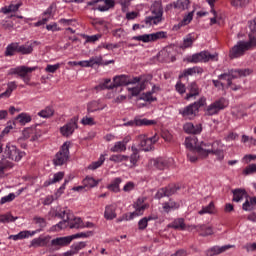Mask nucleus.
Segmentation results:
<instances>
[{
    "instance_id": "f257e3e1",
    "label": "nucleus",
    "mask_w": 256,
    "mask_h": 256,
    "mask_svg": "<svg viewBox=\"0 0 256 256\" xmlns=\"http://www.w3.org/2000/svg\"><path fill=\"white\" fill-rule=\"evenodd\" d=\"M253 73V70L246 68V69H236V70H230L228 73L221 74L219 76L220 80L226 79L227 85L232 89V91H239L241 89V85H235L233 84V79H239V77H248V75H251Z\"/></svg>"
},
{
    "instance_id": "f03ea898",
    "label": "nucleus",
    "mask_w": 256,
    "mask_h": 256,
    "mask_svg": "<svg viewBox=\"0 0 256 256\" xmlns=\"http://www.w3.org/2000/svg\"><path fill=\"white\" fill-rule=\"evenodd\" d=\"M207 105V98L201 97L196 102L179 110V114L182 115L183 119L193 120L199 114V109Z\"/></svg>"
},
{
    "instance_id": "7ed1b4c3",
    "label": "nucleus",
    "mask_w": 256,
    "mask_h": 256,
    "mask_svg": "<svg viewBox=\"0 0 256 256\" xmlns=\"http://www.w3.org/2000/svg\"><path fill=\"white\" fill-rule=\"evenodd\" d=\"M211 145V149H207ZM221 145V141L217 140L212 144H207L205 142L201 143V147L197 149L198 155L201 157H207L209 154L215 155L217 161H223L225 159V152L223 149H217Z\"/></svg>"
},
{
    "instance_id": "20e7f679",
    "label": "nucleus",
    "mask_w": 256,
    "mask_h": 256,
    "mask_svg": "<svg viewBox=\"0 0 256 256\" xmlns=\"http://www.w3.org/2000/svg\"><path fill=\"white\" fill-rule=\"evenodd\" d=\"M152 16L145 18L146 25H159L163 21V5L161 2H154L151 6Z\"/></svg>"
},
{
    "instance_id": "39448f33",
    "label": "nucleus",
    "mask_w": 256,
    "mask_h": 256,
    "mask_svg": "<svg viewBox=\"0 0 256 256\" xmlns=\"http://www.w3.org/2000/svg\"><path fill=\"white\" fill-rule=\"evenodd\" d=\"M36 70L37 67L18 66L16 68L10 69L8 75H19L24 83H26V85H29L31 81V75H29V73H33V71Z\"/></svg>"
},
{
    "instance_id": "423d86ee",
    "label": "nucleus",
    "mask_w": 256,
    "mask_h": 256,
    "mask_svg": "<svg viewBox=\"0 0 256 256\" xmlns=\"http://www.w3.org/2000/svg\"><path fill=\"white\" fill-rule=\"evenodd\" d=\"M218 54H210L209 51H202L187 58L188 63H208V61H217Z\"/></svg>"
},
{
    "instance_id": "0eeeda50",
    "label": "nucleus",
    "mask_w": 256,
    "mask_h": 256,
    "mask_svg": "<svg viewBox=\"0 0 256 256\" xmlns=\"http://www.w3.org/2000/svg\"><path fill=\"white\" fill-rule=\"evenodd\" d=\"M4 153L8 159L11 161H15L16 163H19L23 157H25V152L19 150L17 146L8 143L5 147Z\"/></svg>"
},
{
    "instance_id": "6e6552de",
    "label": "nucleus",
    "mask_w": 256,
    "mask_h": 256,
    "mask_svg": "<svg viewBox=\"0 0 256 256\" xmlns=\"http://www.w3.org/2000/svg\"><path fill=\"white\" fill-rule=\"evenodd\" d=\"M88 7H94L93 10L105 12L109 11L111 7H115L113 0H92L87 2Z\"/></svg>"
},
{
    "instance_id": "1a4fd4ad",
    "label": "nucleus",
    "mask_w": 256,
    "mask_h": 256,
    "mask_svg": "<svg viewBox=\"0 0 256 256\" xmlns=\"http://www.w3.org/2000/svg\"><path fill=\"white\" fill-rule=\"evenodd\" d=\"M167 38V32L159 31L152 34H143L139 36H134V41H142V43H151L153 41H159V39Z\"/></svg>"
},
{
    "instance_id": "9d476101",
    "label": "nucleus",
    "mask_w": 256,
    "mask_h": 256,
    "mask_svg": "<svg viewBox=\"0 0 256 256\" xmlns=\"http://www.w3.org/2000/svg\"><path fill=\"white\" fill-rule=\"evenodd\" d=\"M133 207L135 211L130 213L127 221H131V219H135V217H141V215L145 213V209L149 208V204L145 203V198H138Z\"/></svg>"
},
{
    "instance_id": "9b49d317",
    "label": "nucleus",
    "mask_w": 256,
    "mask_h": 256,
    "mask_svg": "<svg viewBox=\"0 0 256 256\" xmlns=\"http://www.w3.org/2000/svg\"><path fill=\"white\" fill-rule=\"evenodd\" d=\"M227 107V104L225 103V99L221 98L212 104H210L206 109H205V115L208 117H213V115H217L219 111H223V109Z\"/></svg>"
},
{
    "instance_id": "f8f14e48",
    "label": "nucleus",
    "mask_w": 256,
    "mask_h": 256,
    "mask_svg": "<svg viewBox=\"0 0 256 256\" xmlns=\"http://www.w3.org/2000/svg\"><path fill=\"white\" fill-rule=\"evenodd\" d=\"M69 160V144L64 143L54 158V165H65Z\"/></svg>"
},
{
    "instance_id": "ddd939ff",
    "label": "nucleus",
    "mask_w": 256,
    "mask_h": 256,
    "mask_svg": "<svg viewBox=\"0 0 256 256\" xmlns=\"http://www.w3.org/2000/svg\"><path fill=\"white\" fill-rule=\"evenodd\" d=\"M246 51H249V48H247V44L245 43V41H239L234 47L231 48L229 57L230 59H237L239 57H243Z\"/></svg>"
},
{
    "instance_id": "4468645a",
    "label": "nucleus",
    "mask_w": 256,
    "mask_h": 256,
    "mask_svg": "<svg viewBox=\"0 0 256 256\" xmlns=\"http://www.w3.org/2000/svg\"><path fill=\"white\" fill-rule=\"evenodd\" d=\"M138 141L139 143V151H151L153 149V145L157 143V138L156 136L152 138H147L145 135H140L138 136Z\"/></svg>"
},
{
    "instance_id": "2eb2a0df",
    "label": "nucleus",
    "mask_w": 256,
    "mask_h": 256,
    "mask_svg": "<svg viewBox=\"0 0 256 256\" xmlns=\"http://www.w3.org/2000/svg\"><path fill=\"white\" fill-rule=\"evenodd\" d=\"M79 121L78 117L72 118L66 125L60 128V133L63 137H71L72 133H75V129H77V123Z\"/></svg>"
},
{
    "instance_id": "dca6fc26",
    "label": "nucleus",
    "mask_w": 256,
    "mask_h": 256,
    "mask_svg": "<svg viewBox=\"0 0 256 256\" xmlns=\"http://www.w3.org/2000/svg\"><path fill=\"white\" fill-rule=\"evenodd\" d=\"M71 243V236L58 237L51 241V246L56 250L61 249V247H67Z\"/></svg>"
},
{
    "instance_id": "f3484780",
    "label": "nucleus",
    "mask_w": 256,
    "mask_h": 256,
    "mask_svg": "<svg viewBox=\"0 0 256 256\" xmlns=\"http://www.w3.org/2000/svg\"><path fill=\"white\" fill-rule=\"evenodd\" d=\"M49 241H51V236H39L31 241L29 247H34V249H37V247H47Z\"/></svg>"
},
{
    "instance_id": "a211bd4d",
    "label": "nucleus",
    "mask_w": 256,
    "mask_h": 256,
    "mask_svg": "<svg viewBox=\"0 0 256 256\" xmlns=\"http://www.w3.org/2000/svg\"><path fill=\"white\" fill-rule=\"evenodd\" d=\"M179 188L176 186H168L166 188H161L156 193V199H163V197H171V195H175V192L178 191Z\"/></svg>"
},
{
    "instance_id": "6ab92c4d",
    "label": "nucleus",
    "mask_w": 256,
    "mask_h": 256,
    "mask_svg": "<svg viewBox=\"0 0 256 256\" xmlns=\"http://www.w3.org/2000/svg\"><path fill=\"white\" fill-rule=\"evenodd\" d=\"M232 247L234 246L233 245L213 246L212 248L206 251V255L207 256L221 255V253H225V251H229V249H232Z\"/></svg>"
},
{
    "instance_id": "aec40b11",
    "label": "nucleus",
    "mask_w": 256,
    "mask_h": 256,
    "mask_svg": "<svg viewBox=\"0 0 256 256\" xmlns=\"http://www.w3.org/2000/svg\"><path fill=\"white\" fill-rule=\"evenodd\" d=\"M188 93L185 97L186 101H191V99H195V97L199 96V86L197 83L192 82L187 87Z\"/></svg>"
},
{
    "instance_id": "412c9836",
    "label": "nucleus",
    "mask_w": 256,
    "mask_h": 256,
    "mask_svg": "<svg viewBox=\"0 0 256 256\" xmlns=\"http://www.w3.org/2000/svg\"><path fill=\"white\" fill-rule=\"evenodd\" d=\"M102 61H103V57L96 56V57L90 58L89 60L79 61L78 65L80 67H93L94 65H101Z\"/></svg>"
},
{
    "instance_id": "4be33fe9",
    "label": "nucleus",
    "mask_w": 256,
    "mask_h": 256,
    "mask_svg": "<svg viewBox=\"0 0 256 256\" xmlns=\"http://www.w3.org/2000/svg\"><path fill=\"white\" fill-rule=\"evenodd\" d=\"M115 211H117V205L115 204L107 205L104 211L105 219H107L108 221H113V219H116L117 212Z\"/></svg>"
},
{
    "instance_id": "5701e85b",
    "label": "nucleus",
    "mask_w": 256,
    "mask_h": 256,
    "mask_svg": "<svg viewBox=\"0 0 256 256\" xmlns=\"http://www.w3.org/2000/svg\"><path fill=\"white\" fill-rule=\"evenodd\" d=\"M131 151H132V154L130 156H128V161H130V165L129 167L133 168V167H137V163L139 161V148H137V146L135 145H132L131 146Z\"/></svg>"
},
{
    "instance_id": "b1692460",
    "label": "nucleus",
    "mask_w": 256,
    "mask_h": 256,
    "mask_svg": "<svg viewBox=\"0 0 256 256\" xmlns=\"http://www.w3.org/2000/svg\"><path fill=\"white\" fill-rule=\"evenodd\" d=\"M159 91V86H153L151 91H148L146 93H143L140 96L141 101H146L148 103H153V101H157V97L153 96V93H157Z\"/></svg>"
},
{
    "instance_id": "393cba45",
    "label": "nucleus",
    "mask_w": 256,
    "mask_h": 256,
    "mask_svg": "<svg viewBox=\"0 0 256 256\" xmlns=\"http://www.w3.org/2000/svg\"><path fill=\"white\" fill-rule=\"evenodd\" d=\"M149 165L150 167H154V169H159L160 171H163V169H167L169 163L163 158H157L150 160Z\"/></svg>"
},
{
    "instance_id": "a878e982",
    "label": "nucleus",
    "mask_w": 256,
    "mask_h": 256,
    "mask_svg": "<svg viewBox=\"0 0 256 256\" xmlns=\"http://www.w3.org/2000/svg\"><path fill=\"white\" fill-rule=\"evenodd\" d=\"M232 193V201H234V203H241L243 199H247V197H249V194H247V191H245V189H234L232 190Z\"/></svg>"
},
{
    "instance_id": "bb28decb",
    "label": "nucleus",
    "mask_w": 256,
    "mask_h": 256,
    "mask_svg": "<svg viewBox=\"0 0 256 256\" xmlns=\"http://www.w3.org/2000/svg\"><path fill=\"white\" fill-rule=\"evenodd\" d=\"M38 231H29V230H24L19 232L16 235H10L9 239H12L13 241H20L21 239H27L29 237H33V235H36Z\"/></svg>"
},
{
    "instance_id": "cd10ccee",
    "label": "nucleus",
    "mask_w": 256,
    "mask_h": 256,
    "mask_svg": "<svg viewBox=\"0 0 256 256\" xmlns=\"http://www.w3.org/2000/svg\"><path fill=\"white\" fill-rule=\"evenodd\" d=\"M185 133H189L192 135H199L203 128L201 127V124L193 125V123H186L183 127Z\"/></svg>"
},
{
    "instance_id": "c85d7f7f",
    "label": "nucleus",
    "mask_w": 256,
    "mask_h": 256,
    "mask_svg": "<svg viewBox=\"0 0 256 256\" xmlns=\"http://www.w3.org/2000/svg\"><path fill=\"white\" fill-rule=\"evenodd\" d=\"M171 6L178 11H188L189 7H191V0H177Z\"/></svg>"
},
{
    "instance_id": "c756f323",
    "label": "nucleus",
    "mask_w": 256,
    "mask_h": 256,
    "mask_svg": "<svg viewBox=\"0 0 256 256\" xmlns=\"http://www.w3.org/2000/svg\"><path fill=\"white\" fill-rule=\"evenodd\" d=\"M185 145H186V149H189V151H196V153L199 155L198 149H201V144L200 146H197V137L186 138Z\"/></svg>"
},
{
    "instance_id": "7c9ffc66",
    "label": "nucleus",
    "mask_w": 256,
    "mask_h": 256,
    "mask_svg": "<svg viewBox=\"0 0 256 256\" xmlns=\"http://www.w3.org/2000/svg\"><path fill=\"white\" fill-rule=\"evenodd\" d=\"M155 124V121L153 120H148V119H135L131 120L124 125L130 126V127H141L143 125H153Z\"/></svg>"
},
{
    "instance_id": "2f4dec72",
    "label": "nucleus",
    "mask_w": 256,
    "mask_h": 256,
    "mask_svg": "<svg viewBox=\"0 0 256 256\" xmlns=\"http://www.w3.org/2000/svg\"><path fill=\"white\" fill-rule=\"evenodd\" d=\"M37 133V130H35V128H26L23 130L22 132V137L23 139H29V137H31V141H37V139H39V137H41V134H35Z\"/></svg>"
},
{
    "instance_id": "473e14b6",
    "label": "nucleus",
    "mask_w": 256,
    "mask_h": 256,
    "mask_svg": "<svg viewBox=\"0 0 256 256\" xmlns=\"http://www.w3.org/2000/svg\"><path fill=\"white\" fill-rule=\"evenodd\" d=\"M123 85H129V78L127 75H119L113 78V87H123Z\"/></svg>"
},
{
    "instance_id": "72a5a7b5",
    "label": "nucleus",
    "mask_w": 256,
    "mask_h": 256,
    "mask_svg": "<svg viewBox=\"0 0 256 256\" xmlns=\"http://www.w3.org/2000/svg\"><path fill=\"white\" fill-rule=\"evenodd\" d=\"M168 227L170 229H178L179 231H185V228H186L185 219L183 218L175 219L173 222L168 224Z\"/></svg>"
},
{
    "instance_id": "f704fd0d",
    "label": "nucleus",
    "mask_w": 256,
    "mask_h": 256,
    "mask_svg": "<svg viewBox=\"0 0 256 256\" xmlns=\"http://www.w3.org/2000/svg\"><path fill=\"white\" fill-rule=\"evenodd\" d=\"M179 207H180V204L171 199L168 202H164L162 204V208H163V211H165V213H170V211L179 209Z\"/></svg>"
},
{
    "instance_id": "c9c22d12",
    "label": "nucleus",
    "mask_w": 256,
    "mask_h": 256,
    "mask_svg": "<svg viewBox=\"0 0 256 256\" xmlns=\"http://www.w3.org/2000/svg\"><path fill=\"white\" fill-rule=\"evenodd\" d=\"M12 167H13V163H11L6 158H2L0 160V179L2 177H5V171H7V169H11Z\"/></svg>"
},
{
    "instance_id": "e433bc0d",
    "label": "nucleus",
    "mask_w": 256,
    "mask_h": 256,
    "mask_svg": "<svg viewBox=\"0 0 256 256\" xmlns=\"http://www.w3.org/2000/svg\"><path fill=\"white\" fill-rule=\"evenodd\" d=\"M68 227H70V229H83V220H81V218H73V215L70 214Z\"/></svg>"
},
{
    "instance_id": "4c0bfd02",
    "label": "nucleus",
    "mask_w": 256,
    "mask_h": 256,
    "mask_svg": "<svg viewBox=\"0 0 256 256\" xmlns=\"http://www.w3.org/2000/svg\"><path fill=\"white\" fill-rule=\"evenodd\" d=\"M122 179L121 178H115L114 180H112V182L107 186V189L109 191H112L113 193H119V191H121V188L119 187V185H121L122 183Z\"/></svg>"
},
{
    "instance_id": "58836bf2",
    "label": "nucleus",
    "mask_w": 256,
    "mask_h": 256,
    "mask_svg": "<svg viewBox=\"0 0 256 256\" xmlns=\"http://www.w3.org/2000/svg\"><path fill=\"white\" fill-rule=\"evenodd\" d=\"M15 53H19V43H11L6 47L5 56L13 57Z\"/></svg>"
},
{
    "instance_id": "ea45409f",
    "label": "nucleus",
    "mask_w": 256,
    "mask_h": 256,
    "mask_svg": "<svg viewBox=\"0 0 256 256\" xmlns=\"http://www.w3.org/2000/svg\"><path fill=\"white\" fill-rule=\"evenodd\" d=\"M193 15H195V10L184 15L183 19L178 23V29H181V27H185L186 25H189V23L193 21Z\"/></svg>"
},
{
    "instance_id": "a19ab883",
    "label": "nucleus",
    "mask_w": 256,
    "mask_h": 256,
    "mask_svg": "<svg viewBox=\"0 0 256 256\" xmlns=\"http://www.w3.org/2000/svg\"><path fill=\"white\" fill-rule=\"evenodd\" d=\"M156 219H158L157 216L144 217L141 220H139L138 228L140 229V231H144V229H147L149 221H156Z\"/></svg>"
},
{
    "instance_id": "79ce46f5",
    "label": "nucleus",
    "mask_w": 256,
    "mask_h": 256,
    "mask_svg": "<svg viewBox=\"0 0 256 256\" xmlns=\"http://www.w3.org/2000/svg\"><path fill=\"white\" fill-rule=\"evenodd\" d=\"M203 73V68L201 67H192V68H187L183 71L182 77H189L190 75H199Z\"/></svg>"
},
{
    "instance_id": "37998d69",
    "label": "nucleus",
    "mask_w": 256,
    "mask_h": 256,
    "mask_svg": "<svg viewBox=\"0 0 256 256\" xmlns=\"http://www.w3.org/2000/svg\"><path fill=\"white\" fill-rule=\"evenodd\" d=\"M109 160L113 163H126V161H129V156L123 154H113L110 156Z\"/></svg>"
},
{
    "instance_id": "c03bdc74",
    "label": "nucleus",
    "mask_w": 256,
    "mask_h": 256,
    "mask_svg": "<svg viewBox=\"0 0 256 256\" xmlns=\"http://www.w3.org/2000/svg\"><path fill=\"white\" fill-rule=\"evenodd\" d=\"M145 89V82H141L135 87H128L129 93H131L132 97H137L141 91H144Z\"/></svg>"
},
{
    "instance_id": "a18cd8bd",
    "label": "nucleus",
    "mask_w": 256,
    "mask_h": 256,
    "mask_svg": "<svg viewBox=\"0 0 256 256\" xmlns=\"http://www.w3.org/2000/svg\"><path fill=\"white\" fill-rule=\"evenodd\" d=\"M111 78L104 79V82L100 83L98 86L95 87L97 91H103L105 89H115L113 83H111Z\"/></svg>"
},
{
    "instance_id": "49530a36",
    "label": "nucleus",
    "mask_w": 256,
    "mask_h": 256,
    "mask_svg": "<svg viewBox=\"0 0 256 256\" xmlns=\"http://www.w3.org/2000/svg\"><path fill=\"white\" fill-rule=\"evenodd\" d=\"M63 177H65L64 172H57L56 174H54L53 179H50L49 181H46L44 183V187H49V185H53V183H59V181H61Z\"/></svg>"
},
{
    "instance_id": "de8ad7c7",
    "label": "nucleus",
    "mask_w": 256,
    "mask_h": 256,
    "mask_svg": "<svg viewBox=\"0 0 256 256\" xmlns=\"http://www.w3.org/2000/svg\"><path fill=\"white\" fill-rule=\"evenodd\" d=\"M69 221H71V216L67 215L66 219L52 227L53 231H61V229H66L69 227Z\"/></svg>"
},
{
    "instance_id": "09e8293b",
    "label": "nucleus",
    "mask_w": 256,
    "mask_h": 256,
    "mask_svg": "<svg viewBox=\"0 0 256 256\" xmlns=\"http://www.w3.org/2000/svg\"><path fill=\"white\" fill-rule=\"evenodd\" d=\"M15 89H17V83H15V81L9 82L7 84V89L5 92H3L2 94H0V97H11V93H13V91H15Z\"/></svg>"
},
{
    "instance_id": "8fccbe9b",
    "label": "nucleus",
    "mask_w": 256,
    "mask_h": 256,
    "mask_svg": "<svg viewBox=\"0 0 256 256\" xmlns=\"http://www.w3.org/2000/svg\"><path fill=\"white\" fill-rule=\"evenodd\" d=\"M19 7H21V3L18 4H10L9 6H5L1 8L0 12L7 15L8 13H15V11H19Z\"/></svg>"
},
{
    "instance_id": "3c124183",
    "label": "nucleus",
    "mask_w": 256,
    "mask_h": 256,
    "mask_svg": "<svg viewBox=\"0 0 256 256\" xmlns=\"http://www.w3.org/2000/svg\"><path fill=\"white\" fill-rule=\"evenodd\" d=\"M110 151L112 153H125V151H127V146H125L121 141H118L110 148Z\"/></svg>"
},
{
    "instance_id": "603ef678",
    "label": "nucleus",
    "mask_w": 256,
    "mask_h": 256,
    "mask_svg": "<svg viewBox=\"0 0 256 256\" xmlns=\"http://www.w3.org/2000/svg\"><path fill=\"white\" fill-rule=\"evenodd\" d=\"M18 53H21V55H31L33 53V46L32 44H24L19 45L18 44Z\"/></svg>"
},
{
    "instance_id": "864d4df0",
    "label": "nucleus",
    "mask_w": 256,
    "mask_h": 256,
    "mask_svg": "<svg viewBox=\"0 0 256 256\" xmlns=\"http://www.w3.org/2000/svg\"><path fill=\"white\" fill-rule=\"evenodd\" d=\"M195 42V35L188 34L183 41L182 49H189V47H193V43Z\"/></svg>"
},
{
    "instance_id": "5fc2aeb1",
    "label": "nucleus",
    "mask_w": 256,
    "mask_h": 256,
    "mask_svg": "<svg viewBox=\"0 0 256 256\" xmlns=\"http://www.w3.org/2000/svg\"><path fill=\"white\" fill-rule=\"evenodd\" d=\"M33 221H34L35 225H38V227L40 228L38 230H34V231H38L37 233H39L40 231H43V229H45V227H47V220H45V218L36 216V217H34Z\"/></svg>"
},
{
    "instance_id": "6e6d98bb",
    "label": "nucleus",
    "mask_w": 256,
    "mask_h": 256,
    "mask_svg": "<svg viewBox=\"0 0 256 256\" xmlns=\"http://www.w3.org/2000/svg\"><path fill=\"white\" fill-rule=\"evenodd\" d=\"M83 185L84 187H89L90 189H92L93 187H97V185H99V180H95V178L87 176L83 180Z\"/></svg>"
},
{
    "instance_id": "4d7b16f0",
    "label": "nucleus",
    "mask_w": 256,
    "mask_h": 256,
    "mask_svg": "<svg viewBox=\"0 0 256 256\" xmlns=\"http://www.w3.org/2000/svg\"><path fill=\"white\" fill-rule=\"evenodd\" d=\"M243 211H253L255 209V203L253 202L252 197H247L245 202L242 205Z\"/></svg>"
},
{
    "instance_id": "13d9d810",
    "label": "nucleus",
    "mask_w": 256,
    "mask_h": 256,
    "mask_svg": "<svg viewBox=\"0 0 256 256\" xmlns=\"http://www.w3.org/2000/svg\"><path fill=\"white\" fill-rule=\"evenodd\" d=\"M198 213L199 215H213V213H215V204L210 202L208 206L203 207Z\"/></svg>"
},
{
    "instance_id": "bf43d9fd",
    "label": "nucleus",
    "mask_w": 256,
    "mask_h": 256,
    "mask_svg": "<svg viewBox=\"0 0 256 256\" xmlns=\"http://www.w3.org/2000/svg\"><path fill=\"white\" fill-rule=\"evenodd\" d=\"M16 120L19 121L20 125H27V123H31V115L21 113L16 117Z\"/></svg>"
},
{
    "instance_id": "052dcab7",
    "label": "nucleus",
    "mask_w": 256,
    "mask_h": 256,
    "mask_svg": "<svg viewBox=\"0 0 256 256\" xmlns=\"http://www.w3.org/2000/svg\"><path fill=\"white\" fill-rule=\"evenodd\" d=\"M53 113H55V110H53V108L46 107L41 110L38 115L39 117H43V119H49V117H53Z\"/></svg>"
},
{
    "instance_id": "680f3d73",
    "label": "nucleus",
    "mask_w": 256,
    "mask_h": 256,
    "mask_svg": "<svg viewBox=\"0 0 256 256\" xmlns=\"http://www.w3.org/2000/svg\"><path fill=\"white\" fill-rule=\"evenodd\" d=\"M198 231H201V237H209V235H213V228L211 226H198Z\"/></svg>"
},
{
    "instance_id": "e2e57ef3",
    "label": "nucleus",
    "mask_w": 256,
    "mask_h": 256,
    "mask_svg": "<svg viewBox=\"0 0 256 256\" xmlns=\"http://www.w3.org/2000/svg\"><path fill=\"white\" fill-rule=\"evenodd\" d=\"M49 215H51L52 217H58L59 219H67V215L69 217H71V213H69V211L63 210L61 212H55V210H51L49 212Z\"/></svg>"
},
{
    "instance_id": "0e129e2a",
    "label": "nucleus",
    "mask_w": 256,
    "mask_h": 256,
    "mask_svg": "<svg viewBox=\"0 0 256 256\" xmlns=\"http://www.w3.org/2000/svg\"><path fill=\"white\" fill-rule=\"evenodd\" d=\"M14 221H17V217H14L11 213L0 215V223H14Z\"/></svg>"
},
{
    "instance_id": "69168bd1",
    "label": "nucleus",
    "mask_w": 256,
    "mask_h": 256,
    "mask_svg": "<svg viewBox=\"0 0 256 256\" xmlns=\"http://www.w3.org/2000/svg\"><path fill=\"white\" fill-rule=\"evenodd\" d=\"M103 163H105V156L101 155L99 157L98 161H95L88 166V169H90L91 171H95V169H99V167H101V165H103Z\"/></svg>"
},
{
    "instance_id": "338daca9",
    "label": "nucleus",
    "mask_w": 256,
    "mask_h": 256,
    "mask_svg": "<svg viewBox=\"0 0 256 256\" xmlns=\"http://www.w3.org/2000/svg\"><path fill=\"white\" fill-rule=\"evenodd\" d=\"M104 107H99V102L92 101L87 106L88 113H95V111H103Z\"/></svg>"
},
{
    "instance_id": "774afa93",
    "label": "nucleus",
    "mask_w": 256,
    "mask_h": 256,
    "mask_svg": "<svg viewBox=\"0 0 256 256\" xmlns=\"http://www.w3.org/2000/svg\"><path fill=\"white\" fill-rule=\"evenodd\" d=\"M87 247V242H76L73 243L70 248L74 250V253L77 255L82 249H85Z\"/></svg>"
}]
</instances>
